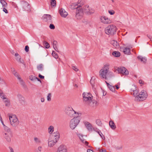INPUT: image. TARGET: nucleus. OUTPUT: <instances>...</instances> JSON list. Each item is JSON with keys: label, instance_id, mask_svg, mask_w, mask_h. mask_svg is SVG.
<instances>
[{"label": "nucleus", "instance_id": "de8ad7c7", "mask_svg": "<svg viewBox=\"0 0 152 152\" xmlns=\"http://www.w3.org/2000/svg\"><path fill=\"white\" fill-rule=\"evenodd\" d=\"M108 13L110 15H113L114 14L115 12V11L113 10H108Z\"/></svg>", "mask_w": 152, "mask_h": 152}, {"label": "nucleus", "instance_id": "ddd939ff", "mask_svg": "<svg viewBox=\"0 0 152 152\" xmlns=\"http://www.w3.org/2000/svg\"><path fill=\"white\" fill-rule=\"evenodd\" d=\"M100 19L101 22L104 23L108 24L111 23V21L110 19L105 16H102Z\"/></svg>", "mask_w": 152, "mask_h": 152}, {"label": "nucleus", "instance_id": "7ed1b4c3", "mask_svg": "<svg viewBox=\"0 0 152 152\" xmlns=\"http://www.w3.org/2000/svg\"><path fill=\"white\" fill-rule=\"evenodd\" d=\"M117 30V28L114 25H110L105 28V32L108 35L113 36L116 34Z\"/></svg>", "mask_w": 152, "mask_h": 152}, {"label": "nucleus", "instance_id": "4d7b16f0", "mask_svg": "<svg viewBox=\"0 0 152 152\" xmlns=\"http://www.w3.org/2000/svg\"><path fill=\"white\" fill-rule=\"evenodd\" d=\"M39 77L42 79H43L44 78V76L41 75L40 74H39Z\"/></svg>", "mask_w": 152, "mask_h": 152}, {"label": "nucleus", "instance_id": "393cba45", "mask_svg": "<svg viewBox=\"0 0 152 152\" xmlns=\"http://www.w3.org/2000/svg\"><path fill=\"white\" fill-rule=\"evenodd\" d=\"M4 100L5 105L7 107H9L10 105V102L7 98H6Z\"/></svg>", "mask_w": 152, "mask_h": 152}, {"label": "nucleus", "instance_id": "c756f323", "mask_svg": "<svg viewBox=\"0 0 152 152\" xmlns=\"http://www.w3.org/2000/svg\"><path fill=\"white\" fill-rule=\"evenodd\" d=\"M112 55L115 57H119L120 56V53L118 51H113L112 53Z\"/></svg>", "mask_w": 152, "mask_h": 152}, {"label": "nucleus", "instance_id": "2eb2a0df", "mask_svg": "<svg viewBox=\"0 0 152 152\" xmlns=\"http://www.w3.org/2000/svg\"><path fill=\"white\" fill-rule=\"evenodd\" d=\"M59 12L61 16L64 18H66L68 14L67 12H66L64 9L62 8L59 10Z\"/></svg>", "mask_w": 152, "mask_h": 152}, {"label": "nucleus", "instance_id": "13d9d810", "mask_svg": "<svg viewBox=\"0 0 152 152\" xmlns=\"http://www.w3.org/2000/svg\"><path fill=\"white\" fill-rule=\"evenodd\" d=\"M100 152H107L105 149H101L99 150Z\"/></svg>", "mask_w": 152, "mask_h": 152}, {"label": "nucleus", "instance_id": "49530a36", "mask_svg": "<svg viewBox=\"0 0 152 152\" xmlns=\"http://www.w3.org/2000/svg\"><path fill=\"white\" fill-rule=\"evenodd\" d=\"M36 77L34 76L31 75L29 77V79L31 81H34L36 80Z\"/></svg>", "mask_w": 152, "mask_h": 152}, {"label": "nucleus", "instance_id": "7c9ffc66", "mask_svg": "<svg viewBox=\"0 0 152 152\" xmlns=\"http://www.w3.org/2000/svg\"><path fill=\"white\" fill-rule=\"evenodd\" d=\"M4 129L5 131L4 132L8 133H11V130L8 127L5 126H4Z\"/></svg>", "mask_w": 152, "mask_h": 152}, {"label": "nucleus", "instance_id": "e2e57ef3", "mask_svg": "<svg viewBox=\"0 0 152 152\" xmlns=\"http://www.w3.org/2000/svg\"><path fill=\"white\" fill-rule=\"evenodd\" d=\"M147 36L151 40L152 39V37L149 35H147Z\"/></svg>", "mask_w": 152, "mask_h": 152}, {"label": "nucleus", "instance_id": "b1692460", "mask_svg": "<svg viewBox=\"0 0 152 152\" xmlns=\"http://www.w3.org/2000/svg\"><path fill=\"white\" fill-rule=\"evenodd\" d=\"M137 58L139 60L144 63H145L147 61L146 58L145 57H143L142 56H137Z\"/></svg>", "mask_w": 152, "mask_h": 152}, {"label": "nucleus", "instance_id": "6e6552de", "mask_svg": "<svg viewBox=\"0 0 152 152\" xmlns=\"http://www.w3.org/2000/svg\"><path fill=\"white\" fill-rule=\"evenodd\" d=\"M83 100L85 101H88L90 103L93 98L92 95L89 93L84 92L83 94Z\"/></svg>", "mask_w": 152, "mask_h": 152}, {"label": "nucleus", "instance_id": "79ce46f5", "mask_svg": "<svg viewBox=\"0 0 152 152\" xmlns=\"http://www.w3.org/2000/svg\"><path fill=\"white\" fill-rule=\"evenodd\" d=\"M34 140L35 142L37 144H39L41 142V140L40 139L36 137L34 138Z\"/></svg>", "mask_w": 152, "mask_h": 152}, {"label": "nucleus", "instance_id": "a878e982", "mask_svg": "<svg viewBox=\"0 0 152 152\" xmlns=\"http://www.w3.org/2000/svg\"><path fill=\"white\" fill-rule=\"evenodd\" d=\"M109 125L111 129H115L116 126L115 125L114 122L113 121H110Z\"/></svg>", "mask_w": 152, "mask_h": 152}, {"label": "nucleus", "instance_id": "ea45409f", "mask_svg": "<svg viewBox=\"0 0 152 152\" xmlns=\"http://www.w3.org/2000/svg\"><path fill=\"white\" fill-rule=\"evenodd\" d=\"M97 132L99 134L101 137L103 139H105V137L103 135V134L99 130L98 131H97Z\"/></svg>", "mask_w": 152, "mask_h": 152}, {"label": "nucleus", "instance_id": "58836bf2", "mask_svg": "<svg viewBox=\"0 0 152 152\" xmlns=\"http://www.w3.org/2000/svg\"><path fill=\"white\" fill-rule=\"evenodd\" d=\"M57 42L56 41L54 40L53 41V46L55 50H56V45H57Z\"/></svg>", "mask_w": 152, "mask_h": 152}, {"label": "nucleus", "instance_id": "0e129e2a", "mask_svg": "<svg viewBox=\"0 0 152 152\" xmlns=\"http://www.w3.org/2000/svg\"><path fill=\"white\" fill-rule=\"evenodd\" d=\"M21 58V57L20 56H17L16 57V60L18 61L19 59H20Z\"/></svg>", "mask_w": 152, "mask_h": 152}, {"label": "nucleus", "instance_id": "5701e85b", "mask_svg": "<svg viewBox=\"0 0 152 152\" xmlns=\"http://www.w3.org/2000/svg\"><path fill=\"white\" fill-rule=\"evenodd\" d=\"M17 97L20 103H22L24 102L23 97L21 94H18L17 95Z\"/></svg>", "mask_w": 152, "mask_h": 152}, {"label": "nucleus", "instance_id": "864d4df0", "mask_svg": "<svg viewBox=\"0 0 152 152\" xmlns=\"http://www.w3.org/2000/svg\"><path fill=\"white\" fill-rule=\"evenodd\" d=\"M29 49V47L28 45H26L25 46V50L26 52H27L28 51Z\"/></svg>", "mask_w": 152, "mask_h": 152}, {"label": "nucleus", "instance_id": "a18cd8bd", "mask_svg": "<svg viewBox=\"0 0 152 152\" xmlns=\"http://www.w3.org/2000/svg\"><path fill=\"white\" fill-rule=\"evenodd\" d=\"M51 94L50 93H49L47 96V100L49 101H50L51 100Z\"/></svg>", "mask_w": 152, "mask_h": 152}, {"label": "nucleus", "instance_id": "5fc2aeb1", "mask_svg": "<svg viewBox=\"0 0 152 152\" xmlns=\"http://www.w3.org/2000/svg\"><path fill=\"white\" fill-rule=\"evenodd\" d=\"M18 61H19L20 63H21L22 64H23V63H24V60L22 59H21V58H20V59H19L18 60Z\"/></svg>", "mask_w": 152, "mask_h": 152}, {"label": "nucleus", "instance_id": "dca6fc26", "mask_svg": "<svg viewBox=\"0 0 152 152\" xmlns=\"http://www.w3.org/2000/svg\"><path fill=\"white\" fill-rule=\"evenodd\" d=\"M110 66V65L109 63H106L104 64L102 68V69H101V70L109 72H112L109 70Z\"/></svg>", "mask_w": 152, "mask_h": 152}, {"label": "nucleus", "instance_id": "f257e3e1", "mask_svg": "<svg viewBox=\"0 0 152 152\" xmlns=\"http://www.w3.org/2000/svg\"><path fill=\"white\" fill-rule=\"evenodd\" d=\"M80 5H78L76 3H73L71 5L72 9H77L76 12L75 17L78 20L81 19L83 17V12H85L88 15L93 14L94 12L93 9L89 8L88 6H85L82 9L80 8Z\"/></svg>", "mask_w": 152, "mask_h": 152}, {"label": "nucleus", "instance_id": "6ab92c4d", "mask_svg": "<svg viewBox=\"0 0 152 152\" xmlns=\"http://www.w3.org/2000/svg\"><path fill=\"white\" fill-rule=\"evenodd\" d=\"M58 140H50L48 142V145L50 147H52L54 146Z\"/></svg>", "mask_w": 152, "mask_h": 152}, {"label": "nucleus", "instance_id": "aec40b11", "mask_svg": "<svg viewBox=\"0 0 152 152\" xmlns=\"http://www.w3.org/2000/svg\"><path fill=\"white\" fill-rule=\"evenodd\" d=\"M84 124L87 129L89 131H91L92 130V126L91 124L88 122H84Z\"/></svg>", "mask_w": 152, "mask_h": 152}, {"label": "nucleus", "instance_id": "39448f33", "mask_svg": "<svg viewBox=\"0 0 152 152\" xmlns=\"http://www.w3.org/2000/svg\"><path fill=\"white\" fill-rule=\"evenodd\" d=\"M9 120L11 125L13 127H16L19 124L17 117L15 115L9 116Z\"/></svg>", "mask_w": 152, "mask_h": 152}, {"label": "nucleus", "instance_id": "8fccbe9b", "mask_svg": "<svg viewBox=\"0 0 152 152\" xmlns=\"http://www.w3.org/2000/svg\"><path fill=\"white\" fill-rule=\"evenodd\" d=\"M49 27L51 29H54L55 28V26L54 25L52 24H50L49 26Z\"/></svg>", "mask_w": 152, "mask_h": 152}, {"label": "nucleus", "instance_id": "2f4dec72", "mask_svg": "<svg viewBox=\"0 0 152 152\" xmlns=\"http://www.w3.org/2000/svg\"><path fill=\"white\" fill-rule=\"evenodd\" d=\"M43 45L45 47V48L47 49L49 48L50 47L49 44L45 41H43Z\"/></svg>", "mask_w": 152, "mask_h": 152}, {"label": "nucleus", "instance_id": "052dcab7", "mask_svg": "<svg viewBox=\"0 0 152 152\" xmlns=\"http://www.w3.org/2000/svg\"><path fill=\"white\" fill-rule=\"evenodd\" d=\"M11 71L12 72V73L13 74V73L15 72H16V71L15 70V69L14 68H11Z\"/></svg>", "mask_w": 152, "mask_h": 152}, {"label": "nucleus", "instance_id": "f8f14e48", "mask_svg": "<svg viewBox=\"0 0 152 152\" xmlns=\"http://www.w3.org/2000/svg\"><path fill=\"white\" fill-rule=\"evenodd\" d=\"M77 136L79 137L80 139L81 140V141L83 143H85V144L86 145L88 146V143L86 141V140L85 139V138H86V137L84 135H83V134H77Z\"/></svg>", "mask_w": 152, "mask_h": 152}, {"label": "nucleus", "instance_id": "4468645a", "mask_svg": "<svg viewBox=\"0 0 152 152\" xmlns=\"http://www.w3.org/2000/svg\"><path fill=\"white\" fill-rule=\"evenodd\" d=\"M11 135V133H8L6 132H4L3 134L4 137L8 142H10L11 141V139L10 136Z\"/></svg>", "mask_w": 152, "mask_h": 152}, {"label": "nucleus", "instance_id": "a19ab883", "mask_svg": "<svg viewBox=\"0 0 152 152\" xmlns=\"http://www.w3.org/2000/svg\"><path fill=\"white\" fill-rule=\"evenodd\" d=\"M52 55L53 56V57L56 59L57 58H58V55L54 51H53Z\"/></svg>", "mask_w": 152, "mask_h": 152}, {"label": "nucleus", "instance_id": "774afa93", "mask_svg": "<svg viewBox=\"0 0 152 152\" xmlns=\"http://www.w3.org/2000/svg\"><path fill=\"white\" fill-rule=\"evenodd\" d=\"M41 102H44L45 101V99L43 98H41Z\"/></svg>", "mask_w": 152, "mask_h": 152}, {"label": "nucleus", "instance_id": "f03ea898", "mask_svg": "<svg viewBox=\"0 0 152 152\" xmlns=\"http://www.w3.org/2000/svg\"><path fill=\"white\" fill-rule=\"evenodd\" d=\"M148 96L147 91L145 90H143L139 92L138 95L134 98V100L138 102L142 101L145 100Z\"/></svg>", "mask_w": 152, "mask_h": 152}, {"label": "nucleus", "instance_id": "cd10ccee", "mask_svg": "<svg viewBox=\"0 0 152 152\" xmlns=\"http://www.w3.org/2000/svg\"><path fill=\"white\" fill-rule=\"evenodd\" d=\"M0 3L3 7H7V3L4 0H1Z\"/></svg>", "mask_w": 152, "mask_h": 152}, {"label": "nucleus", "instance_id": "c9c22d12", "mask_svg": "<svg viewBox=\"0 0 152 152\" xmlns=\"http://www.w3.org/2000/svg\"><path fill=\"white\" fill-rule=\"evenodd\" d=\"M49 131V133L50 134L52 133L54 131V127L52 126H50L48 129Z\"/></svg>", "mask_w": 152, "mask_h": 152}, {"label": "nucleus", "instance_id": "c85d7f7f", "mask_svg": "<svg viewBox=\"0 0 152 152\" xmlns=\"http://www.w3.org/2000/svg\"><path fill=\"white\" fill-rule=\"evenodd\" d=\"M133 93H132L131 94L133 95V96L135 97V98L138 95L139 93V90L138 89L137 90H135L133 92H132Z\"/></svg>", "mask_w": 152, "mask_h": 152}, {"label": "nucleus", "instance_id": "c03bdc74", "mask_svg": "<svg viewBox=\"0 0 152 152\" xmlns=\"http://www.w3.org/2000/svg\"><path fill=\"white\" fill-rule=\"evenodd\" d=\"M110 90L112 92H114L115 91V87L114 86H111V85L108 87Z\"/></svg>", "mask_w": 152, "mask_h": 152}, {"label": "nucleus", "instance_id": "37998d69", "mask_svg": "<svg viewBox=\"0 0 152 152\" xmlns=\"http://www.w3.org/2000/svg\"><path fill=\"white\" fill-rule=\"evenodd\" d=\"M18 79H20V77L19 75L16 72H14L13 74Z\"/></svg>", "mask_w": 152, "mask_h": 152}, {"label": "nucleus", "instance_id": "a211bd4d", "mask_svg": "<svg viewBox=\"0 0 152 152\" xmlns=\"http://www.w3.org/2000/svg\"><path fill=\"white\" fill-rule=\"evenodd\" d=\"M110 43L115 48H118L119 47V44L116 41L112 40L111 41Z\"/></svg>", "mask_w": 152, "mask_h": 152}, {"label": "nucleus", "instance_id": "bf43d9fd", "mask_svg": "<svg viewBox=\"0 0 152 152\" xmlns=\"http://www.w3.org/2000/svg\"><path fill=\"white\" fill-rule=\"evenodd\" d=\"M139 82L140 84H144V82H143V81L141 80H139Z\"/></svg>", "mask_w": 152, "mask_h": 152}, {"label": "nucleus", "instance_id": "bb28decb", "mask_svg": "<svg viewBox=\"0 0 152 152\" xmlns=\"http://www.w3.org/2000/svg\"><path fill=\"white\" fill-rule=\"evenodd\" d=\"M0 97L3 100L7 98L6 97V96L1 89H0Z\"/></svg>", "mask_w": 152, "mask_h": 152}, {"label": "nucleus", "instance_id": "423d86ee", "mask_svg": "<svg viewBox=\"0 0 152 152\" xmlns=\"http://www.w3.org/2000/svg\"><path fill=\"white\" fill-rule=\"evenodd\" d=\"M80 121V117L77 116L71 119L69 123V126L72 129H73L77 126Z\"/></svg>", "mask_w": 152, "mask_h": 152}, {"label": "nucleus", "instance_id": "4be33fe9", "mask_svg": "<svg viewBox=\"0 0 152 152\" xmlns=\"http://www.w3.org/2000/svg\"><path fill=\"white\" fill-rule=\"evenodd\" d=\"M123 51L125 54H129L130 53V48H124Z\"/></svg>", "mask_w": 152, "mask_h": 152}, {"label": "nucleus", "instance_id": "473e14b6", "mask_svg": "<svg viewBox=\"0 0 152 152\" xmlns=\"http://www.w3.org/2000/svg\"><path fill=\"white\" fill-rule=\"evenodd\" d=\"M50 5L51 7H55L56 6V0H51Z\"/></svg>", "mask_w": 152, "mask_h": 152}, {"label": "nucleus", "instance_id": "603ef678", "mask_svg": "<svg viewBox=\"0 0 152 152\" xmlns=\"http://www.w3.org/2000/svg\"><path fill=\"white\" fill-rule=\"evenodd\" d=\"M72 69L75 71H77L78 70V69L77 68L76 66H75L72 65Z\"/></svg>", "mask_w": 152, "mask_h": 152}, {"label": "nucleus", "instance_id": "3c124183", "mask_svg": "<svg viewBox=\"0 0 152 152\" xmlns=\"http://www.w3.org/2000/svg\"><path fill=\"white\" fill-rule=\"evenodd\" d=\"M94 79H93V77H92L91 78V80L90 81V83L92 85V86L94 84V80H94Z\"/></svg>", "mask_w": 152, "mask_h": 152}, {"label": "nucleus", "instance_id": "0eeeda50", "mask_svg": "<svg viewBox=\"0 0 152 152\" xmlns=\"http://www.w3.org/2000/svg\"><path fill=\"white\" fill-rule=\"evenodd\" d=\"M23 11H31L30 6L28 3L24 1H21L19 3Z\"/></svg>", "mask_w": 152, "mask_h": 152}, {"label": "nucleus", "instance_id": "6e6d98bb", "mask_svg": "<svg viewBox=\"0 0 152 152\" xmlns=\"http://www.w3.org/2000/svg\"><path fill=\"white\" fill-rule=\"evenodd\" d=\"M6 7H3V11L6 13L7 14L8 13L7 10L5 8Z\"/></svg>", "mask_w": 152, "mask_h": 152}, {"label": "nucleus", "instance_id": "20e7f679", "mask_svg": "<svg viewBox=\"0 0 152 152\" xmlns=\"http://www.w3.org/2000/svg\"><path fill=\"white\" fill-rule=\"evenodd\" d=\"M99 76L101 78H104L105 80L108 77L112 78L114 76V75L112 72H109L101 69L99 72Z\"/></svg>", "mask_w": 152, "mask_h": 152}, {"label": "nucleus", "instance_id": "338daca9", "mask_svg": "<svg viewBox=\"0 0 152 152\" xmlns=\"http://www.w3.org/2000/svg\"><path fill=\"white\" fill-rule=\"evenodd\" d=\"M9 148L10 150V152H14L13 149L11 147H10Z\"/></svg>", "mask_w": 152, "mask_h": 152}, {"label": "nucleus", "instance_id": "69168bd1", "mask_svg": "<svg viewBox=\"0 0 152 152\" xmlns=\"http://www.w3.org/2000/svg\"><path fill=\"white\" fill-rule=\"evenodd\" d=\"M87 152H94V151L92 150L88 149L87 150Z\"/></svg>", "mask_w": 152, "mask_h": 152}, {"label": "nucleus", "instance_id": "4c0bfd02", "mask_svg": "<svg viewBox=\"0 0 152 152\" xmlns=\"http://www.w3.org/2000/svg\"><path fill=\"white\" fill-rule=\"evenodd\" d=\"M96 124L99 126H102V124L100 119H97L96 120Z\"/></svg>", "mask_w": 152, "mask_h": 152}, {"label": "nucleus", "instance_id": "e433bc0d", "mask_svg": "<svg viewBox=\"0 0 152 152\" xmlns=\"http://www.w3.org/2000/svg\"><path fill=\"white\" fill-rule=\"evenodd\" d=\"M19 82L20 84L22 85L24 87L26 88V86L25 84V83L23 81V80L21 79V77L20 78V79H18Z\"/></svg>", "mask_w": 152, "mask_h": 152}, {"label": "nucleus", "instance_id": "f704fd0d", "mask_svg": "<svg viewBox=\"0 0 152 152\" xmlns=\"http://www.w3.org/2000/svg\"><path fill=\"white\" fill-rule=\"evenodd\" d=\"M138 89L135 85H132V86L131 89H130V91L132 93L135 90H137Z\"/></svg>", "mask_w": 152, "mask_h": 152}, {"label": "nucleus", "instance_id": "412c9836", "mask_svg": "<svg viewBox=\"0 0 152 152\" xmlns=\"http://www.w3.org/2000/svg\"><path fill=\"white\" fill-rule=\"evenodd\" d=\"M52 136L53 137H54L53 138L55 140H58L60 137L59 134L58 132H54Z\"/></svg>", "mask_w": 152, "mask_h": 152}, {"label": "nucleus", "instance_id": "f3484780", "mask_svg": "<svg viewBox=\"0 0 152 152\" xmlns=\"http://www.w3.org/2000/svg\"><path fill=\"white\" fill-rule=\"evenodd\" d=\"M67 150L63 145H61L58 149L57 152H67Z\"/></svg>", "mask_w": 152, "mask_h": 152}, {"label": "nucleus", "instance_id": "1a4fd4ad", "mask_svg": "<svg viewBox=\"0 0 152 152\" xmlns=\"http://www.w3.org/2000/svg\"><path fill=\"white\" fill-rule=\"evenodd\" d=\"M118 73L122 74L123 75H127L129 74V72L126 69V68L124 67H118L117 69Z\"/></svg>", "mask_w": 152, "mask_h": 152}, {"label": "nucleus", "instance_id": "72a5a7b5", "mask_svg": "<svg viewBox=\"0 0 152 152\" xmlns=\"http://www.w3.org/2000/svg\"><path fill=\"white\" fill-rule=\"evenodd\" d=\"M37 69L40 71H42L43 70V65L42 64H40L37 66Z\"/></svg>", "mask_w": 152, "mask_h": 152}, {"label": "nucleus", "instance_id": "680f3d73", "mask_svg": "<svg viewBox=\"0 0 152 152\" xmlns=\"http://www.w3.org/2000/svg\"><path fill=\"white\" fill-rule=\"evenodd\" d=\"M0 121L2 124L3 125V127L5 126V125L4 124V122L2 119V118H1V119H0Z\"/></svg>", "mask_w": 152, "mask_h": 152}, {"label": "nucleus", "instance_id": "9b49d317", "mask_svg": "<svg viewBox=\"0 0 152 152\" xmlns=\"http://www.w3.org/2000/svg\"><path fill=\"white\" fill-rule=\"evenodd\" d=\"M42 19L45 21L52 23L51 16L49 14H44L42 17Z\"/></svg>", "mask_w": 152, "mask_h": 152}, {"label": "nucleus", "instance_id": "9d476101", "mask_svg": "<svg viewBox=\"0 0 152 152\" xmlns=\"http://www.w3.org/2000/svg\"><path fill=\"white\" fill-rule=\"evenodd\" d=\"M65 113L69 116L70 117H73L74 110L71 107H68L66 109Z\"/></svg>", "mask_w": 152, "mask_h": 152}, {"label": "nucleus", "instance_id": "09e8293b", "mask_svg": "<svg viewBox=\"0 0 152 152\" xmlns=\"http://www.w3.org/2000/svg\"><path fill=\"white\" fill-rule=\"evenodd\" d=\"M42 149V147L41 146H39L37 150V152H40Z\"/></svg>", "mask_w": 152, "mask_h": 152}]
</instances>
